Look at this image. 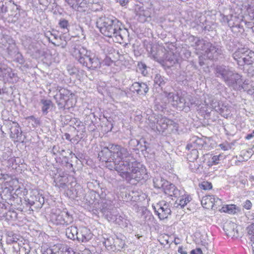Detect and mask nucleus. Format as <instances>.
<instances>
[{
	"mask_svg": "<svg viewBox=\"0 0 254 254\" xmlns=\"http://www.w3.org/2000/svg\"><path fill=\"white\" fill-rule=\"evenodd\" d=\"M40 3L44 5L48 4L50 0H39Z\"/></svg>",
	"mask_w": 254,
	"mask_h": 254,
	"instance_id": "58",
	"label": "nucleus"
},
{
	"mask_svg": "<svg viewBox=\"0 0 254 254\" xmlns=\"http://www.w3.org/2000/svg\"><path fill=\"white\" fill-rule=\"evenodd\" d=\"M166 50L162 47H159L158 49L154 47L151 48L150 51V55L154 60L159 63L164 62V57L166 53Z\"/></svg>",
	"mask_w": 254,
	"mask_h": 254,
	"instance_id": "17",
	"label": "nucleus"
},
{
	"mask_svg": "<svg viewBox=\"0 0 254 254\" xmlns=\"http://www.w3.org/2000/svg\"><path fill=\"white\" fill-rule=\"evenodd\" d=\"M71 94L70 91L67 89L61 88L59 89L58 93L54 96V98L59 108L64 107L66 101Z\"/></svg>",
	"mask_w": 254,
	"mask_h": 254,
	"instance_id": "11",
	"label": "nucleus"
},
{
	"mask_svg": "<svg viewBox=\"0 0 254 254\" xmlns=\"http://www.w3.org/2000/svg\"><path fill=\"white\" fill-rule=\"evenodd\" d=\"M177 125L172 120L166 117H161L157 119L156 129L158 131H164L168 129L169 131L177 130Z\"/></svg>",
	"mask_w": 254,
	"mask_h": 254,
	"instance_id": "8",
	"label": "nucleus"
},
{
	"mask_svg": "<svg viewBox=\"0 0 254 254\" xmlns=\"http://www.w3.org/2000/svg\"><path fill=\"white\" fill-rule=\"evenodd\" d=\"M192 144H187L186 149L189 150L191 149L190 152L187 155V159L190 162H193L198 157V152L196 149L192 148Z\"/></svg>",
	"mask_w": 254,
	"mask_h": 254,
	"instance_id": "23",
	"label": "nucleus"
},
{
	"mask_svg": "<svg viewBox=\"0 0 254 254\" xmlns=\"http://www.w3.org/2000/svg\"><path fill=\"white\" fill-rule=\"evenodd\" d=\"M254 137V130L252 133L248 134L246 137V139L249 140Z\"/></svg>",
	"mask_w": 254,
	"mask_h": 254,
	"instance_id": "56",
	"label": "nucleus"
},
{
	"mask_svg": "<svg viewBox=\"0 0 254 254\" xmlns=\"http://www.w3.org/2000/svg\"><path fill=\"white\" fill-rule=\"evenodd\" d=\"M248 234L251 242H254V223H252L247 228Z\"/></svg>",
	"mask_w": 254,
	"mask_h": 254,
	"instance_id": "39",
	"label": "nucleus"
},
{
	"mask_svg": "<svg viewBox=\"0 0 254 254\" xmlns=\"http://www.w3.org/2000/svg\"><path fill=\"white\" fill-rule=\"evenodd\" d=\"M226 234L231 237H238L240 236L237 224L231 221L226 222L223 226Z\"/></svg>",
	"mask_w": 254,
	"mask_h": 254,
	"instance_id": "14",
	"label": "nucleus"
},
{
	"mask_svg": "<svg viewBox=\"0 0 254 254\" xmlns=\"http://www.w3.org/2000/svg\"><path fill=\"white\" fill-rule=\"evenodd\" d=\"M114 240L115 239L113 237H110L109 238L105 239L103 243L106 247H110L111 249H113L114 246Z\"/></svg>",
	"mask_w": 254,
	"mask_h": 254,
	"instance_id": "43",
	"label": "nucleus"
},
{
	"mask_svg": "<svg viewBox=\"0 0 254 254\" xmlns=\"http://www.w3.org/2000/svg\"><path fill=\"white\" fill-rule=\"evenodd\" d=\"M9 2H12V3H13L14 5H15V6H16V9H17V10H19V9H20V6H18V5H16V4L14 3V2L13 1H12V0H9Z\"/></svg>",
	"mask_w": 254,
	"mask_h": 254,
	"instance_id": "63",
	"label": "nucleus"
},
{
	"mask_svg": "<svg viewBox=\"0 0 254 254\" xmlns=\"http://www.w3.org/2000/svg\"><path fill=\"white\" fill-rule=\"evenodd\" d=\"M193 43L191 46L194 47L197 52L205 55L207 49L211 47V43L205 41L203 39H200L198 37H192Z\"/></svg>",
	"mask_w": 254,
	"mask_h": 254,
	"instance_id": "12",
	"label": "nucleus"
},
{
	"mask_svg": "<svg viewBox=\"0 0 254 254\" xmlns=\"http://www.w3.org/2000/svg\"><path fill=\"white\" fill-rule=\"evenodd\" d=\"M153 182L154 188L157 189H164L165 185L168 184V182L159 176L154 177Z\"/></svg>",
	"mask_w": 254,
	"mask_h": 254,
	"instance_id": "27",
	"label": "nucleus"
},
{
	"mask_svg": "<svg viewBox=\"0 0 254 254\" xmlns=\"http://www.w3.org/2000/svg\"><path fill=\"white\" fill-rule=\"evenodd\" d=\"M96 25L102 34L112 38L116 43H127L128 40L127 29L124 28L122 23L116 18L101 17L97 19Z\"/></svg>",
	"mask_w": 254,
	"mask_h": 254,
	"instance_id": "1",
	"label": "nucleus"
},
{
	"mask_svg": "<svg viewBox=\"0 0 254 254\" xmlns=\"http://www.w3.org/2000/svg\"><path fill=\"white\" fill-rule=\"evenodd\" d=\"M254 62V52L247 49L245 57L242 60L239 61V65L243 66L244 64H252Z\"/></svg>",
	"mask_w": 254,
	"mask_h": 254,
	"instance_id": "20",
	"label": "nucleus"
},
{
	"mask_svg": "<svg viewBox=\"0 0 254 254\" xmlns=\"http://www.w3.org/2000/svg\"><path fill=\"white\" fill-rule=\"evenodd\" d=\"M66 164H67V165H66V167H67L68 168H69V169H70V168H72L73 165H72V164L71 163H70V162H66Z\"/></svg>",
	"mask_w": 254,
	"mask_h": 254,
	"instance_id": "61",
	"label": "nucleus"
},
{
	"mask_svg": "<svg viewBox=\"0 0 254 254\" xmlns=\"http://www.w3.org/2000/svg\"><path fill=\"white\" fill-rule=\"evenodd\" d=\"M128 2V0H121L120 3L122 6L126 5Z\"/></svg>",
	"mask_w": 254,
	"mask_h": 254,
	"instance_id": "59",
	"label": "nucleus"
},
{
	"mask_svg": "<svg viewBox=\"0 0 254 254\" xmlns=\"http://www.w3.org/2000/svg\"><path fill=\"white\" fill-rule=\"evenodd\" d=\"M125 245V242L121 239L116 238L114 240V249L115 250H119L124 247Z\"/></svg>",
	"mask_w": 254,
	"mask_h": 254,
	"instance_id": "38",
	"label": "nucleus"
},
{
	"mask_svg": "<svg viewBox=\"0 0 254 254\" xmlns=\"http://www.w3.org/2000/svg\"><path fill=\"white\" fill-rule=\"evenodd\" d=\"M105 152L108 153V155H113L114 158H117L118 160L130 161L132 163V160L135 159L127 151L126 148L122 147L121 146L117 144H109V146L105 148L104 150H102L101 154H103Z\"/></svg>",
	"mask_w": 254,
	"mask_h": 254,
	"instance_id": "3",
	"label": "nucleus"
},
{
	"mask_svg": "<svg viewBox=\"0 0 254 254\" xmlns=\"http://www.w3.org/2000/svg\"><path fill=\"white\" fill-rule=\"evenodd\" d=\"M8 11L7 6L4 4L2 0H0V14H5Z\"/></svg>",
	"mask_w": 254,
	"mask_h": 254,
	"instance_id": "48",
	"label": "nucleus"
},
{
	"mask_svg": "<svg viewBox=\"0 0 254 254\" xmlns=\"http://www.w3.org/2000/svg\"><path fill=\"white\" fill-rule=\"evenodd\" d=\"M169 102L171 103L173 106L178 108L182 109L185 107H190L194 103L192 97L189 95H183L179 96L173 93H169L167 95Z\"/></svg>",
	"mask_w": 254,
	"mask_h": 254,
	"instance_id": "4",
	"label": "nucleus"
},
{
	"mask_svg": "<svg viewBox=\"0 0 254 254\" xmlns=\"http://www.w3.org/2000/svg\"><path fill=\"white\" fill-rule=\"evenodd\" d=\"M64 137L65 138V139L67 140H69V141H71V139H70V135L68 134V133H65L64 134Z\"/></svg>",
	"mask_w": 254,
	"mask_h": 254,
	"instance_id": "60",
	"label": "nucleus"
},
{
	"mask_svg": "<svg viewBox=\"0 0 254 254\" xmlns=\"http://www.w3.org/2000/svg\"><path fill=\"white\" fill-rule=\"evenodd\" d=\"M71 54L80 64L89 69L94 70L101 67L99 58L81 45H73Z\"/></svg>",
	"mask_w": 254,
	"mask_h": 254,
	"instance_id": "2",
	"label": "nucleus"
},
{
	"mask_svg": "<svg viewBox=\"0 0 254 254\" xmlns=\"http://www.w3.org/2000/svg\"><path fill=\"white\" fill-rule=\"evenodd\" d=\"M214 201L215 196L208 195L202 197L201 203L203 207L208 209L214 207Z\"/></svg>",
	"mask_w": 254,
	"mask_h": 254,
	"instance_id": "24",
	"label": "nucleus"
},
{
	"mask_svg": "<svg viewBox=\"0 0 254 254\" xmlns=\"http://www.w3.org/2000/svg\"><path fill=\"white\" fill-rule=\"evenodd\" d=\"M20 238V235L15 234L13 232H9L7 233L6 243L7 244L13 246L15 243H18L17 242L19 241Z\"/></svg>",
	"mask_w": 254,
	"mask_h": 254,
	"instance_id": "28",
	"label": "nucleus"
},
{
	"mask_svg": "<svg viewBox=\"0 0 254 254\" xmlns=\"http://www.w3.org/2000/svg\"><path fill=\"white\" fill-rule=\"evenodd\" d=\"M146 64L142 62L138 63L137 64V70L143 75H145L147 73Z\"/></svg>",
	"mask_w": 254,
	"mask_h": 254,
	"instance_id": "44",
	"label": "nucleus"
},
{
	"mask_svg": "<svg viewBox=\"0 0 254 254\" xmlns=\"http://www.w3.org/2000/svg\"><path fill=\"white\" fill-rule=\"evenodd\" d=\"M242 77V75L233 71L224 82L229 87L235 90H241L243 88L242 85L244 83Z\"/></svg>",
	"mask_w": 254,
	"mask_h": 254,
	"instance_id": "7",
	"label": "nucleus"
},
{
	"mask_svg": "<svg viewBox=\"0 0 254 254\" xmlns=\"http://www.w3.org/2000/svg\"><path fill=\"white\" fill-rule=\"evenodd\" d=\"M221 200L218 198V197H215L214 207L217 208V206H220L221 205Z\"/></svg>",
	"mask_w": 254,
	"mask_h": 254,
	"instance_id": "52",
	"label": "nucleus"
},
{
	"mask_svg": "<svg viewBox=\"0 0 254 254\" xmlns=\"http://www.w3.org/2000/svg\"><path fill=\"white\" fill-rule=\"evenodd\" d=\"M52 152L55 155H59L62 156L64 158L67 157L68 154L70 155L71 158H72L73 156H74V154H72L71 151H70L69 149L66 150L64 146H60L59 144L57 145H55L53 147Z\"/></svg>",
	"mask_w": 254,
	"mask_h": 254,
	"instance_id": "19",
	"label": "nucleus"
},
{
	"mask_svg": "<svg viewBox=\"0 0 254 254\" xmlns=\"http://www.w3.org/2000/svg\"><path fill=\"white\" fill-rule=\"evenodd\" d=\"M59 24L61 28L64 29H67V27L68 26V22L67 20L64 19H61L59 22Z\"/></svg>",
	"mask_w": 254,
	"mask_h": 254,
	"instance_id": "47",
	"label": "nucleus"
},
{
	"mask_svg": "<svg viewBox=\"0 0 254 254\" xmlns=\"http://www.w3.org/2000/svg\"><path fill=\"white\" fill-rule=\"evenodd\" d=\"M131 88L134 91L139 95H145L148 91V87L145 83L134 82Z\"/></svg>",
	"mask_w": 254,
	"mask_h": 254,
	"instance_id": "22",
	"label": "nucleus"
},
{
	"mask_svg": "<svg viewBox=\"0 0 254 254\" xmlns=\"http://www.w3.org/2000/svg\"><path fill=\"white\" fill-rule=\"evenodd\" d=\"M251 245L252 248L253 254H254V242H251Z\"/></svg>",
	"mask_w": 254,
	"mask_h": 254,
	"instance_id": "64",
	"label": "nucleus"
},
{
	"mask_svg": "<svg viewBox=\"0 0 254 254\" xmlns=\"http://www.w3.org/2000/svg\"><path fill=\"white\" fill-rule=\"evenodd\" d=\"M67 178L65 176H58L55 180V186L59 188L65 189L67 183Z\"/></svg>",
	"mask_w": 254,
	"mask_h": 254,
	"instance_id": "30",
	"label": "nucleus"
},
{
	"mask_svg": "<svg viewBox=\"0 0 254 254\" xmlns=\"http://www.w3.org/2000/svg\"><path fill=\"white\" fill-rule=\"evenodd\" d=\"M66 69L68 73L71 75L75 74L77 72V69L71 65H68L66 66Z\"/></svg>",
	"mask_w": 254,
	"mask_h": 254,
	"instance_id": "49",
	"label": "nucleus"
},
{
	"mask_svg": "<svg viewBox=\"0 0 254 254\" xmlns=\"http://www.w3.org/2000/svg\"><path fill=\"white\" fill-rule=\"evenodd\" d=\"M164 191L165 194L176 198H179L184 193V190H179L174 185L169 183L164 188Z\"/></svg>",
	"mask_w": 254,
	"mask_h": 254,
	"instance_id": "15",
	"label": "nucleus"
},
{
	"mask_svg": "<svg viewBox=\"0 0 254 254\" xmlns=\"http://www.w3.org/2000/svg\"><path fill=\"white\" fill-rule=\"evenodd\" d=\"M132 163L130 161L119 160L117 164L116 171L121 177L127 181L129 178Z\"/></svg>",
	"mask_w": 254,
	"mask_h": 254,
	"instance_id": "9",
	"label": "nucleus"
},
{
	"mask_svg": "<svg viewBox=\"0 0 254 254\" xmlns=\"http://www.w3.org/2000/svg\"><path fill=\"white\" fill-rule=\"evenodd\" d=\"M191 200V198L188 195H186L185 192L183 193L182 196H180L179 198L174 203V206L178 207L179 206L181 208L184 207Z\"/></svg>",
	"mask_w": 254,
	"mask_h": 254,
	"instance_id": "25",
	"label": "nucleus"
},
{
	"mask_svg": "<svg viewBox=\"0 0 254 254\" xmlns=\"http://www.w3.org/2000/svg\"><path fill=\"white\" fill-rule=\"evenodd\" d=\"M27 119H28V120H31L32 121L34 122V123L36 125H37L39 123V121L37 119H36V118L33 116L28 117L27 118Z\"/></svg>",
	"mask_w": 254,
	"mask_h": 254,
	"instance_id": "54",
	"label": "nucleus"
},
{
	"mask_svg": "<svg viewBox=\"0 0 254 254\" xmlns=\"http://www.w3.org/2000/svg\"><path fill=\"white\" fill-rule=\"evenodd\" d=\"M61 248H59V251L58 252H54V249H48L46 251H44L43 254H68V251L65 250L64 251V248L61 250Z\"/></svg>",
	"mask_w": 254,
	"mask_h": 254,
	"instance_id": "40",
	"label": "nucleus"
},
{
	"mask_svg": "<svg viewBox=\"0 0 254 254\" xmlns=\"http://www.w3.org/2000/svg\"><path fill=\"white\" fill-rule=\"evenodd\" d=\"M65 0L73 9L79 12L85 11L89 6L87 0Z\"/></svg>",
	"mask_w": 254,
	"mask_h": 254,
	"instance_id": "13",
	"label": "nucleus"
},
{
	"mask_svg": "<svg viewBox=\"0 0 254 254\" xmlns=\"http://www.w3.org/2000/svg\"><path fill=\"white\" fill-rule=\"evenodd\" d=\"M222 50L212 45L211 43V47L207 49L205 55L211 60L217 59L218 56L221 54Z\"/></svg>",
	"mask_w": 254,
	"mask_h": 254,
	"instance_id": "21",
	"label": "nucleus"
},
{
	"mask_svg": "<svg viewBox=\"0 0 254 254\" xmlns=\"http://www.w3.org/2000/svg\"><path fill=\"white\" fill-rule=\"evenodd\" d=\"M132 160V170L130 173L129 178L127 181H130L131 180H135L139 182L142 180L145 179L147 174L146 170L144 166L140 163L137 162L135 159Z\"/></svg>",
	"mask_w": 254,
	"mask_h": 254,
	"instance_id": "5",
	"label": "nucleus"
},
{
	"mask_svg": "<svg viewBox=\"0 0 254 254\" xmlns=\"http://www.w3.org/2000/svg\"><path fill=\"white\" fill-rule=\"evenodd\" d=\"M178 252L181 254H188L187 252L182 247H179Z\"/></svg>",
	"mask_w": 254,
	"mask_h": 254,
	"instance_id": "55",
	"label": "nucleus"
},
{
	"mask_svg": "<svg viewBox=\"0 0 254 254\" xmlns=\"http://www.w3.org/2000/svg\"><path fill=\"white\" fill-rule=\"evenodd\" d=\"M51 220L56 225H67L73 222V218L67 211L58 210L51 214Z\"/></svg>",
	"mask_w": 254,
	"mask_h": 254,
	"instance_id": "6",
	"label": "nucleus"
},
{
	"mask_svg": "<svg viewBox=\"0 0 254 254\" xmlns=\"http://www.w3.org/2000/svg\"><path fill=\"white\" fill-rule=\"evenodd\" d=\"M200 187L201 189L204 190H209L212 189V185L211 183H209L207 181H204L201 183L200 185Z\"/></svg>",
	"mask_w": 254,
	"mask_h": 254,
	"instance_id": "45",
	"label": "nucleus"
},
{
	"mask_svg": "<svg viewBox=\"0 0 254 254\" xmlns=\"http://www.w3.org/2000/svg\"><path fill=\"white\" fill-rule=\"evenodd\" d=\"M0 241H1V240H0ZM3 252V250L2 249V243H1V241H0V254H2Z\"/></svg>",
	"mask_w": 254,
	"mask_h": 254,
	"instance_id": "62",
	"label": "nucleus"
},
{
	"mask_svg": "<svg viewBox=\"0 0 254 254\" xmlns=\"http://www.w3.org/2000/svg\"><path fill=\"white\" fill-rule=\"evenodd\" d=\"M223 211L230 214H235L237 212V207L235 205H227L222 207Z\"/></svg>",
	"mask_w": 254,
	"mask_h": 254,
	"instance_id": "35",
	"label": "nucleus"
},
{
	"mask_svg": "<svg viewBox=\"0 0 254 254\" xmlns=\"http://www.w3.org/2000/svg\"><path fill=\"white\" fill-rule=\"evenodd\" d=\"M92 238L90 230L86 227H81L78 230L77 240L79 242H86Z\"/></svg>",
	"mask_w": 254,
	"mask_h": 254,
	"instance_id": "18",
	"label": "nucleus"
},
{
	"mask_svg": "<svg viewBox=\"0 0 254 254\" xmlns=\"http://www.w3.org/2000/svg\"><path fill=\"white\" fill-rule=\"evenodd\" d=\"M41 103L43 105L42 111L44 114L46 115L48 112V110L50 109L52 104V102L50 100L42 99Z\"/></svg>",
	"mask_w": 254,
	"mask_h": 254,
	"instance_id": "34",
	"label": "nucleus"
},
{
	"mask_svg": "<svg viewBox=\"0 0 254 254\" xmlns=\"http://www.w3.org/2000/svg\"><path fill=\"white\" fill-rule=\"evenodd\" d=\"M78 230L75 226H70L66 229L65 234L71 240H77Z\"/></svg>",
	"mask_w": 254,
	"mask_h": 254,
	"instance_id": "26",
	"label": "nucleus"
},
{
	"mask_svg": "<svg viewBox=\"0 0 254 254\" xmlns=\"http://www.w3.org/2000/svg\"><path fill=\"white\" fill-rule=\"evenodd\" d=\"M10 132L13 135H16L17 136L21 132V129L17 123H13V126L10 128Z\"/></svg>",
	"mask_w": 254,
	"mask_h": 254,
	"instance_id": "42",
	"label": "nucleus"
},
{
	"mask_svg": "<svg viewBox=\"0 0 254 254\" xmlns=\"http://www.w3.org/2000/svg\"><path fill=\"white\" fill-rule=\"evenodd\" d=\"M248 48H239L233 55V58L235 61H237L239 65V61L242 60L243 57H245V53Z\"/></svg>",
	"mask_w": 254,
	"mask_h": 254,
	"instance_id": "31",
	"label": "nucleus"
},
{
	"mask_svg": "<svg viewBox=\"0 0 254 254\" xmlns=\"http://www.w3.org/2000/svg\"><path fill=\"white\" fill-rule=\"evenodd\" d=\"M252 203L251 201L247 200L244 203V207L247 209H250L252 207Z\"/></svg>",
	"mask_w": 254,
	"mask_h": 254,
	"instance_id": "51",
	"label": "nucleus"
},
{
	"mask_svg": "<svg viewBox=\"0 0 254 254\" xmlns=\"http://www.w3.org/2000/svg\"><path fill=\"white\" fill-rule=\"evenodd\" d=\"M112 159L113 160V162L111 161L110 159H108V160L106 161V167L110 170L114 169L116 170L117 164L119 162V160H118L117 158Z\"/></svg>",
	"mask_w": 254,
	"mask_h": 254,
	"instance_id": "36",
	"label": "nucleus"
},
{
	"mask_svg": "<svg viewBox=\"0 0 254 254\" xmlns=\"http://www.w3.org/2000/svg\"><path fill=\"white\" fill-rule=\"evenodd\" d=\"M154 83L161 86L165 83V79L160 74H156L154 77Z\"/></svg>",
	"mask_w": 254,
	"mask_h": 254,
	"instance_id": "41",
	"label": "nucleus"
},
{
	"mask_svg": "<svg viewBox=\"0 0 254 254\" xmlns=\"http://www.w3.org/2000/svg\"><path fill=\"white\" fill-rule=\"evenodd\" d=\"M71 122L74 123V127L77 131H83L84 127L82 123L77 119H74Z\"/></svg>",
	"mask_w": 254,
	"mask_h": 254,
	"instance_id": "37",
	"label": "nucleus"
},
{
	"mask_svg": "<svg viewBox=\"0 0 254 254\" xmlns=\"http://www.w3.org/2000/svg\"><path fill=\"white\" fill-rule=\"evenodd\" d=\"M21 243H19V249L20 254H29L30 252V248L27 244L22 243V241H20ZM14 254H17L16 253Z\"/></svg>",
	"mask_w": 254,
	"mask_h": 254,
	"instance_id": "33",
	"label": "nucleus"
},
{
	"mask_svg": "<svg viewBox=\"0 0 254 254\" xmlns=\"http://www.w3.org/2000/svg\"><path fill=\"white\" fill-rule=\"evenodd\" d=\"M164 58V62H168L169 66L173 65L177 62L176 56L171 51L166 52Z\"/></svg>",
	"mask_w": 254,
	"mask_h": 254,
	"instance_id": "32",
	"label": "nucleus"
},
{
	"mask_svg": "<svg viewBox=\"0 0 254 254\" xmlns=\"http://www.w3.org/2000/svg\"><path fill=\"white\" fill-rule=\"evenodd\" d=\"M232 71L233 70L225 65H218L215 69V74L224 82Z\"/></svg>",
	"mask_w": 254,
	"mask_h": 254,
	"instance_id": "16",
	"label": "nucleus"
},
{
	"mask_svg": "<svg viewBox=\"0 0 254 254\" xmlns=\"http://www.w3.org/2000/svg\"><path fill=\"white\" fill-rule=\"evenodd\" d=\"M225 155L222 154L212 156L207 162L208 166L211 167L213 165L219 164L221 161H223L225 158Z\"/></svg>",
	"mask_w": 254,
	"mask_h": 254,
	"instance_id": "29",
	"label": "nucleus"
},
{
	"mask_svg": "<svg viewBox=\"0 0 254 254\" xmlns=\"http://www.w3.org/2000/svg\"><path fill=\"white\" fill-rule=\"evenodd\" d=\"M19 249V243H15L14 245L12 246L11 248H9L10 254H14L16 253L17 254H20Z\"/></svg>",
	"mask_w": 254,
	"mask_h": 254,
	"instance_id": "46",
	"label": "nucleus"
},
{
	"mask_svg": "<svg viewBox=\"0 0 254 254\" xmlns=\"http://www.w3.org/2000/svg\"><path fill=\"white\" fill-rule=\"evenodd\" d=\"M15 161H16L15 159L12 157V158H9L8 160V163L9 165H13L14 162H15Z\"/></svg>",
	"mask_w": 254,
	"mask_h": 254,
	"instance_id": "57",
	"label": "nucleus"
},
{
	"mask_svg": "<svg viewBox=\"0 0 254 254\" xmlns=\"http://www.w3.org/2000/svg\"><path fill=\"white\" fill-rule=\"evenodd\" d=\"M219 146L224 150H228L232 148L230 144H220Z\"/></svg>",
	"mask_w": 254,
	"mask_h": 254,
	"instance_id": "50",
	"label": "nucleus"
},
{
	"mask_svg": "<svg viewBox=\"0 0 254 254\" xmlns=\"http://www.w3.org/2000/svg\"><path fill=\"white\" fill-rule=\"evenodd\" d=\"M153 207L155 213L161 220L167 218L171 212L169 204L165 201H160L156 205L153 206Z\"/></svg>",
	"mask_w": 254,
	"mask_h": 254,
	"instance_id": "10",
	"label": "nucleus"
},
{
	"mask_svg": "<svg viewBox=\"0 0 254 254\" xmlns=\"http://www.w3.org/2000/svg\"><path fill=\"white\" fill-rule=\"evenodd\" d=\"M190 254H202V252L200 248H197L190 252Z\"/></svg>",
	"mask_w": 254,
	"mask_h": 254,
	"instance_id": "53",
	"label": "nucleus"
}]
</instances>
